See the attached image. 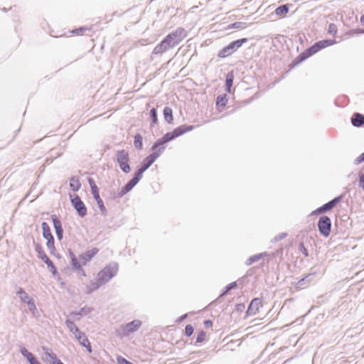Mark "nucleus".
<instances>
[{
    "label": "nucleus",
    "instance_id": "c756f323",
    "mask_svg": "<svg viewBox=\"0 0 364 364\" xmlns=\"http://www.w3.org/2000/svg\"><path fill=\"white\" fill-rule=\"evenodd\" d=\"M150 117L152 120V125H155L158 123L157 112L155 108H152L150 111Z\"/></svg>",
    "mask_w": 364,
    "mask_h": 364
},
{
    "label": "nucleus",
    "instance_id": "f8f14e48",
    "mask_svg": "<svg viewBox=\"0 0 364 364\" xmlns=\"http://www.w3.org/2000/svg\"><path fill=\"white\" fill-rule=\"evenodd\" d=\"M341 199V197H337L335 198L333 200H331L330 202L324 204L323 206L317 208L313 212V214H320L324 212H326L327 210H329L332 209L333 207L336 205V204L340 202Z\"/></svg>",
    "mask_w": 364,
    "mask_h": 364
},
{
    "label": "nucleus",
    "instance_id": "4c0bfd02",
    "mask_svg": "<svg viewBox=\"0 0 364 364\" xmlns=\"http://www.w3.org/2000/svg\"><path fill=\"white\" fill-rule=\"evenodd\" d=\"M242 22H235L228 26V28H242L243 27Z\"/></svg>",
    "mask_w": 364,
    "mask_h": 364
},
{
    "label": "nucleus",
    "instance_id": "c85d7f7f",
    "mask_svg": "<svg viewBox=\"0 0 364 364\" xmlns=\"http://www.w3.org/2000/svg\"><path fill=\"white\" fill-rule=\"evenodd\" d=\"M90 30H91V28L82 26L79 28L72 30L70 31V33L73 35L80 36V35H82L85 31H90Z\"/></svg>",
    "mask_w": 364,
    "mask_h": 364
},
{
    "label": "nucleus",
    "instance_id": "ea45409f",
    "mask_svg": "<svg viewBox=\"0 0 364 364\" xmlns=\"http://www.w3.org/2000/svg\"><path fill=\"white\" fill-rule=\"evenodd\" d=\"M144 172V171H142L141 168L138 170L137 173H136V176L133 178H136V183H138L139 180L141 178Z\"/></svg>",
    "mask_w": 364,
    "mask_h": 364
},
{
    "label": "nucleus",
    "instance_id": "c9c22d12",
    "mask_svg": "<svg viewBox=\"0 0 364 364\" xmlns=\"http://www.w3.org/2000/svg\"><path fill=\"white\" fill-rule=\"evenodd\" d=\"M262 257V254H259V255H254V256L250 257V259H249V264H252L253 262L259 260Z\"/></svg>",
    "mask_w": 364,
    "mask_h": 364
},
{
    "label": "nucleus",
    "instance_id": "7ed1b4c3",
    "mask_svg": "<svg viewBox=\"0 0 364 364\" xmlns=\"http://www.w3.org/2000/svg\"><path fill=\"white\" fill-rule=\"evenodd\" d=\"M193 129L192 125H181L176 127L171 132L166 133L161 139H159L152 146L151 149L155 150L160 146L174 139L175 138L181 136L182 134L188 132Z\"/></svg>",
    "mask_w": 364,
    "mask_h": 364
},
{
    "label": "nucleus",
    "instance_id": "f03ea898",
    "mask_svg": "<svg viewBox=\"0 0 364 364\" xmlns=\"http://www.w3.org/2000/svg\"><path fill=\"white\" fill-rule=\"evenodd\" d=\"M117 267L115 264L105 266L97 274L95 280L89 282L86 284V292L90 294L108 282L117 273Z\"/></svg>",
    "mask_w": 364,
    "mask_h": 364
},
{
    "label": "nucleus",
    "instance_id": "412c9836",
    "mask_svg": "<svg viewBox=\"0 0 364 364\" xmlns=\"http://www.w3.org/2000/svg\"><path fill=\"white\" fill-rule=\"evenodd\" d=\"M164 116L165 120L168 124H173V110L169 107H166L164 109Z\"/></svg>",
    "mask_w": 364,
    "mask_h": 364
},
{
    "label": "nucleus",
    "instance_id": "37998d69",
    "mask_svg": "<svg viewBox=\"0 0 364 364\" xmlns=\"http://www.w3.org/2000/svg\"><path fill=\"white\" fill-rule=\"evenodd\" d=\"M206 328H211L213 327V322L210 320H206L203 323Z\"/></svg>",
    "mask_w": 364,
    "mask_h": 364
},
{
    "label": "nucleus",
    "instance_id": "9d476101",
    "mask_svg": "<svg viewBox=\"0 0 364 364\" xmlns=\"http://www.w3.org/2000/svg\"><path fill=\"white\" fill-rule=\"evenodd\" d=\"M71 203L77 214L80 217H84L87 214V208L78 196H75L71 198Z\"/></svg>",
    "mask_w": 364,
    "mask_h": 364
},
{
    "label": "nucleus",
    "instance_id": "dca6fc26",
    "mask_svg": "<svg viewBox=\"0 0 364 364\" xmlns=\"http://www.w3.org/2000/svg\"><path fill=\"white\" fill-rule=\"evenodd\" d=\"M98 252L99 249L97 247H93L83 253L80 256V258L83 262H87L91 260L98 253Z\"/></svg>",
    "mask_w": 364,
    "mask_h": 364
},
{
    "label": "nucleus",
    "instance_id": "a18cd8bd",
    "mask_svg": "<svg viewBox=\"0 0 364 364\" xmlns=\"http://www.w3.org/2000/svg\"><path fill=\"white\" fill-rule=\"evenodd\" d=\"M364 161V153L360 154L358 158H357V163L358 164H360L362 162Z\"/></svg>",
    "mask_w": 364,
    "mask_h": 364
},
{
    "label": "nucleus",
    "instance_id": "e433bc0d",
    "mask_svg": "<svg viewBox=\"0 0 364 364\" xmlns=\"http://www.w3.org/2000/svg\"><path fill=\"white\" fill-rule=\"evenodd\" d=\"M328 33H332L333 35L336 34L337 32L336 25L334 23H331L328 26Z\"/></svg>",
    "mask_w": 364,
    "mask_h": 364
},
{
    "label": "nucleus",
    "instance_id": "a878e982",
    "mask_svg": "<svg viewBox=\"0 0 364 364\" xmlns=\"http://www.w3.org/2000/svg\"><path fill=\"white\" fill-rule=\"evenodd\" d=\"M134 144L136 149H141L143 147L142 137L140 134H136L134 136Z\"/></svg>",
    "mask_w": 364,
    "mask_h": 364
},
{
    "label": "nucleus",
    "instance_id": "49530a36",
    "mask_svg": "<svg viewBox=\"0 0 364 364\" xmlns=\"http://www.w3.org/2000/svg\"><path fill=\"white\" fill-rule=\"evenodd\" d=\"M360 22L364 25V14L360 17Z\"/></svg>",
    "mask_w": 364,
    "mask_h": 364
},
{
    "label": "nucleus",
    "instance_id": "c03bdc74",
    "mask_svg": "<svg viewBox=\"0 0 364 364\" xmlns=\"http://www.w3.org/2000/svg\"><path fill=\"white\" fill-rule=\"evenodd\" d=\"M359 185L363 189H364V175L363 174H361L359 176Z\"/></svg>",
    "mask_w": 364,
    "mask_h": 364
},
{
    "label": "nucleus",
    "instance_id": "4be33fe9",
    "mask_svg": "<svg viewBox=\"0 0 364 364\" xmlns=\"http://www.w3.org/2000/svg\"><path fill=\"white\" fill-rule=\"evenodd\" d=\"M233 80H234V73L232 71H231L226 75V80H225L226 90L229 93L231 92V88H232V86L233 84Z\"/></svg>",
    "mask_w": 364,
    "mask_h": 364
},
{
    "label": "nucleus",
    "instance_id": "a211bd4d",
    "mask_svg": "<svg viewBox=\"0 0 364 364\" xmlns=\"http://www.w3.org/2000/svg\"><path fill=\"white\" fill-rule=\"evenodd\" d=\"M351 122L355 127H360L364 124V115L360 113H355L353 114Z\"/></svg>",
    "mask_w": 364,
    "mask_h": 364
},
{
    "label": "nucleus",
    "instance_id": "4468645a",
    "mask_svg": "<svg viewBox=\"0 0 364 364\" xmlns=\"http://www.w3.org/2000/svg\"><path fill=\"white\" fill-rule=\"evenodd\" d=\"M75 337L79 341L80 343L85 347L89 353L92 352L91 345L85 334L79 331L78 328L75 329Z\"/></svg>",
    "mask_w": 364,
    "mask_h": 364
},
{
    "label": "nucleus",
    "instance_id": "bb28decb",
    "mask_svg": "<svg viewBox=\"0 0 364 364\" xmlns=\"http://www.w3.org/2000/svg\"><path fill=\"white\" fill-rule=\"evenodd\" d=\"M36 250L38 252L39 258H41L43 262L48 258L41 245H37Z\"/></svg>",
    "mask_w": 364,
    "mask_h": 364
},
{
    "label": "nucleus",
    "instance_id": "f257e3e1",
    "mask_svg": "<svg viewBox=\"0 0 364 364\" xmlns=\"http://www.w3.org/2000/svg\"><path fill=\"white\" fill-rule=\"evenodd\" d=\"M186 36V31L184 28H176L168 34L160 43L154 47L153 53L160 55L168 51L182 42Z\"/></svg>",
    "mask_w": 364,
    "mask_h": 364
},
{
    "label": "nucleus",
    "instance_id": "7c9ffc66",
    "mask_svg": "<svg viewBox=\"0 0 364 364\" xmlns=\"http://www.w3.org/2000/svg\"><path fill=\"white\" fill-rule=\"evenodd\" d=\"M19 296H20V298H21V300L23 301V302H28V300H31V299H30L27 294L26 292H25L24 291H23L21 289H19L18 291L17 292Z\"/></svg>",
    "mask_w": 364,
    "mask_h": 364
},
{
    "label": "nucleus",
    "instance_id": "f704fd0d",
    "mask_svg": "<svg viewBox=\"0 0 364 364\" xmlns=\"http://www.w3.org/2000/svg\"><path fill=\"white\" fill-rule=\"evenodd\" d=\"M193 331H194V328L193 327L191 326V325H187L185 328V335L186 336H191L193 333Z\"/></svg>",
    "mask_w": 364,
    "mask_h": 364
},
{
    "label": "nucleus",
    "instance_id": "f3484780",
    "mask_svg": "<svg viewBox=\"0 0 364 364\" xmlns=\"http://www.w3.org/2000/svg\"><path fill=\"white\" fill-rule=\"evenodd\" d=\"M228 102L226 95H218L216 100V107L219 112L223 110Z\"/></svg>",
    "mask_w": 364,
    "mask_h": 364
},
{
    "label": "nucleus",
    "instance_id": "423d86ee",
    "mask_svg": "<svg viewBox=\"0 0 364 364\" xmlns=\"http://www.w3.org/2000/svg\"><path fill=\"white\" fill-rule=\"evenodd\" d=\"M88 183L90 184L92 194L95 199L101 213L104 215L107 213L105 206L104 205L103 201L101 199L99 193V189L95 183L94 180L91 178H88Z\"/></svg>",
    "mask_w": 364,
    "mask_h": 364
},
{
    "label": "nucleus",
    "instance_id": "39448f33",
    "mask_svg": "<svg viewBox=\"0 0 364 364\" xmlns=\"http://www.w3.org/2000/svg\"><path fill=\"white\" fill-rule=\"evenodd\" d=\"M117 161L119 164L121 169L124 173H129L131 170L130 166L129 165V154L125 150L118 151L116 154Z\"/></svg>",
    "mask_w": 364,
    "mask_h": 364
},
{
    "label": "nucleus",
    "instance_id": "6e6552de",
    "mask_svg": "<svg viewBox=\"0 0 364 364\" xmlns=\"http://www.w3.org/2000/svg\"><path fill=\"white\" fill-rule=\"evenodd\" d=\"M335 43H336V41H332V40L320 41L316 43L312 46H311L309 48H308L306 50L305 53L306 54L307 57L311 56V55L315 54L316 53H317L318 51H319L321 49L324 48L328 46H332Z\"/></svg>",
    "mask_w": 364,
    "mask_h": 364
},
{
    "label": "nucleus",
    "instance_id": "aec40b11",
    "mask_svg": "<svg viewBox=\"0 0 364 364\" xmlns=\"http://www.w3.org/2000/svg\"><path fill=\"white\" fill-rule=\"evenodd\" d=\"M21 353L27 358L31 364H41L34 355L26 348L21 349Z\"/></svg>",
    "mask_w": 364,
    "mask_h": 364
},
{
    "label": "nucleus",
    "instance_id": "2eb2a0df",
    "mask_svg": "<svg viewBox=\"0 0 364 364\" xmlns=\"http://www.w3.org/2000/svg\"><path fill=\"white\" fill-rule=\"evenodd\" d=\"M52 221L53 223L54 228L55 230L57 237L59 240H61L63 238V230L62 228L61 222L58 219V218L55 215H53L52 217Z\"/></svg>",
    "mask_w": 364,
    "mask_h": 364
},
{
    "label": "nucleus",
    "instance_id": "72a5a7b5",
    "mask_svg": "<svg viewBox=\"0 0 364 364\" xmlns=\"http://www.w3.org/2000/svg\"><path fill=\"white\" fill-rule=\"evenodd\" d=\"M48 355L50 358L51 364H63L60 360L57 358L55 354L48 353Z\"/></svg>",
    "mask_w": 364,
    "mask_h": 364
},
{
    "label": "nucleus",
    "instance_id": "6ab92c4d",
    "mask_svg": "<svg viewBox=\"0 0 364 364\" xmlns=\"http://www.w3.org/2000/svg\"><path fill=\"white\" fill-rule=\"evenodd\" d=\"M289 12V6L284 4L275 9V14L280 18H284Z\"/></svg>",
    "mask_w": 364,
    "mask_h": 364
},
{
    "label": "nucleus",
    "instance_id": "79ce46f5",
    "mask_svg": "<svg viewBox=\"0 0 364 364\" xmlns=\"http://www.w3.org/2000/svg\"><path fill=\"white\" fill-rule=\"evenodd\" d=\"M26 303L28 304L29 309L31 311L36 310V306H35L34 302H33V301L32 299L28 300V302H26Z\"/></svg>",
    "mask_w": 364,
    "mask_h": 364
},
{
    "label": "nucleus",
    "instance_id": "393cba45",
    "mask_svg": "<svg viewBox=\"0 0 364 364\" xmlns=\"http://www.w3.org/2000/svg\"><path fill=\"white\" fill-rule=\"evenodd\" d=\"M165 147L163 146H160L156 149L153 150V152L149 156V159L153 160L154 161H156V159L161 155V154L164 151Z\"/></svg>",
    "mask_w": 364,
    "mask_h": 364
},
{
    "label": "nucleus",
    "instance_id": "473e14b6",
    "mask_svg": "<svg viewBox=\"0 0 364 364\" xmlns=\"http://www.w3.org/2000/svg\"><path fill=\"white\" fill-rule=\"evenodd\" d=\"M154 161L153 160H151V159H149V156H147L144 160V164L143 166L141 167V168L142 169V171H146Z\"/></svg>",
    "mask_w": 364,
    "mask_h": 364
},
{
    "label": "nucleus",
    "instance_id": "20e7f679",
    "mask_svg": "<svg viewBox=\"0 0 364 364\" xmlns=\"http://www.w3.org/2000/svg\"><path fill=\"white\" fill-rule=\"evenodd\" d=\"M247 41V39L244 38L231 42L218 52V56L220 58H225L231 55L237 48L241 47L242 44Z\"/></svg>",
    "mask_w": 364,
    "mask_h": 364
},
{
    "label": "nucleus",
    "instance_id": "ddd939ff",
    "mask_svg": "<svg viewBox=\"0 0 364 364\" xmlns=\"http://www.w3.org/2000/svg\"><path fill=\"white\" fill-rule=\"evenodd\" d=\"M141 326V322L139 321H133L122 328V334L127 336L130 333H132L136 331L139 326Z\"/></svg>",
    "mask_w": 364,
    "mask_h": 364
},
{
    "label": "nucleus",
    "instance_id": "5701e85b",
    "mask_svg": "<svg viewBox=\"0 0 364 364\" xmlns=\"http://www.w3.org/2000/svg\"><path fill=\"white\" fill-rule=\"evenodd\" d=\"M136 178H132L129 183H127L121 191L120 195L123 196L131 191L133 187L136 184Z\"/></svg>",
    "mask_w": 364,
    "mask_h": 364
},
{
    "label": "nucleus",
    "instance_id": "a19ab883",
    "mask_svg": "<svg viewBox=\"0 0 364 364\" xmlns=\"http://www.w3.org/2000/svg\"><path fill=\"white\" fill-rule=\"evenodd\" d=\"M299 250L304 254L305 257H308V252L303 243L299 245Z\"/></svg>",
    "mask_w": 364,
    "mask_h": 364
},
{
    "label": "nucleus",
    "instance_id": "2f4dec72",
    "mask_svg": "<svg viewBox=\"0 0 364 364\" xmlns=\"http://www.w3.org/2000/svg\"><path fill=\"white\" fill-rule=\"evenodd\" d=\"M206 337H207L206 333L203 331H200L198 333L196 342L199 343H203V341H205L206 340Z\"/></svg>",
    "mask_w": 364,
    "mask_h": 364
},
{
    "label": "nucleus",
    "instance_id": "1a4fd4ad",
    "mask_svg": "<svg viewBox=\"0 0 364 364\" xmlns=\"http://www.w3.org/2000/svg\"><path fill=\"white\" fill-rule=\"evenodd\" d=\"M318 230L323 236L328 237L331 233V223L327 216L321 217L318 223Z\"/></svg>",
    "mask_w": 364,
    "mask_h": 364
},
{
    "label": "nucleus",
    "instance_id": "b1692460",
    "mask_svg": "<svg viewBox=\"0 0 364 364\" xmlns=\"http://www.w3.org/2000/svg\"><path fill=\"white\" fill-rule=\"evenodd\" d=\"M70 187L73 191H77L81 187L79 178L76 177L71 178L70 180Z\"/></svg>",
    "mask_w": 364,
    "mask_h": 364
},
{
    "label": "nucleus",
    "instance_id": "9b49d317",
    "mask_svg": "<svg viewBox=\"0 0 364 364\" xmlns=\"http://www.w3.org/2000/svg\"><path fill=\"white\" fill-rule=\"evenodd\" d=\"M262 307V301L261 299L255 298L252 299L249 305L246 312L247 316L256 315Z\"/></svg>",
    "mask_w": 364,
    "mask_h": 364
},
{
    "label": "nucleus",
    "instance_id": "cd10ccee",
    "mask_svg": "<svg viewBox=\"0 0 364 364\" xmlns=\"http://www.w3.org/2000/svg\"><path fill=\"white\" fill-rule=\"evenodd\" d=\"M44 262L47 264L48 269L50 270V272L53 275H55L57 274L56 267L54 265L53 262L49 259V257L47 259H46Z\"/></svg>",
    "mask_w": 364,
    "mask_h": 364
},
{
    "label": "nucleus",
    "instance_id": "0eeeda50",
    "mask_svg": "<svg viewBox=\"0 0 364 364\" xmlns=\"http://www.w3.org/2000/svg\"><path fill=\"white\" fill-rule=\"evenodd\" d=\"M43 229V236L47 240L46 245L48 248L53 252L55 250L54 238L50 231L49 225L43 222L41 225Z\"/></svg>",
    "mask_w": 364,
    "mask_h": 364
},
{
    "label": "nucleus",
    "instance_id": "58836bf2",
    "mask_svg": "<svg viewBox=\"0 0 364 364\" xmlns=\"http://www.w3.org/2000/svg\"><path fill=\"white\" fill-rule=\"evenodd\" d=\"M67 326L70 330L75 335V329L77 328L73 322L67 321Z\"/></svg>",
    "mask_w": 364,
    "mask_h": 364
}]
</instances>
